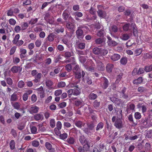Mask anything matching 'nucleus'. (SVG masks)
<instances>
[{
  "label": "nucleus",
  "instance_id": "nucleus-42",
  "mask_svg": "<svg viewBox=\"0 0 152 152\" xmlns=\"http://www.w3.org/2000/svg\"><path fill=\"white\" fill-rule=\"evenodd\" d=\"M73 54L72 51H67L65 53L64 56L65 58H69L73 56Z\"/></svg>",
  "mask_w": 152,
  "mask_h": 152
},
{
  "label": "nucleus",
  "instance_id": "nucleus-56",
  "mask_svg": "<svg viewBox=\"0 0 152 152\" xmlns=\"http://www.w3.org/2000/svg\"><path fill=\"white\" fill-rule=\"evenodd\" d=\"M129 26L130 24L129 23H126L123 26V30L125 31H128L129 29Z\"/></svg>",
  "mask_w": 152,
  "mask_h": 152
},
{
  "label": "nucleus",
  "instance_id": "nucleus-53",
  "mask_svg": "<svg viewBox=\"0 0 152 152\" xmlns=\"http://www.w3.org/2000/svg\"><path fill=\"white\" fill-rule=\"evenodd\" d=\"M107 43L109 46L111 47L115 46L117 45V43L115 41L113 40L107 42Z\"/></svg>",
  "mask_w": 152,
  "mask_h": 152
},
{
  "label": "nucleus",
  "instance_id": "nucleus-17",
  "mask_svg": "<svg viewBox=\"0 0 152 152\" xmlns=\"http://www.w3.org/2000/svg\"><path fill=\"white\" fill-rule=\"evenodd\" d=\"M75 105L77 107H80V108L83 106L84 105V102L83 101L80 100H76L75 102Z\"/></svg>",
  "mask_w": 152,
  "mask_h": 152
},
{
  "label": "nucleus",
  "instance_id": "nucleus-16",
  "mask_svg": "<svg viewBox=\"0 0 152 152\" xmlns=\"http://www.w3.org/2000/svg\"><path fill=\"white\" fill-rule=\"evenodd\" d=\"M85 124V123L80 120L75 122V125L76 126L80 128H81L82 126H84Z\"/></svg>",
  "mask_w": 152,
  "mask_h": 152
},
{
  "label": "nucleus",
  "instance_id": "nucleus-33",
  "mask_svg": "<svg viewBox=\"0 0 152 152\" xmlns=\"http://www.w3.org/2000/svg\"><path fill=\"white\" fill-rule=\"evenodd\" d=\"M73 95L77 96L80 93V90L78 87V88H76L73 89Z\"/></svg>",
  "mask_w": 152,
  "mask_h": 152
},
{
  "label": "nucleus",
  "instance_id": "nucleus-35",
  "mask_svg": "<svg viewBox=\"0 0 152 152\" xmlns=\"http://www.w3.org/2000/svg\"><path fill=\"white\" fill-rule=\"evenodd\" d=\"M20 36L19 34H16L12 42L13 44H15L19 40V39L20 38Z\"/></svg>",
  "mask_w": 152,
  "mask_h": 152
},
{
  "label": "nucleus",
  "instance_id": "nucleus-60",
  "mask_svg": "<svg viewBox=\"0 0 152 152\" xmlns=\"http://www.w3.org/2000/svg\"><path fill=\"white\" fill-rule=\"evenodd\" d=\"M24 41L22 40H20L16 42L14 45H16L18 47H19L21 46L24 43Z\"/></svg>",
  "mask_w": 152,
  "mask_h": 152
},
{
  "label": "nucleus",
  "instance_id": "nucleus-40",
  "mask_svg": "<svg viewBox=\"0 0 152 152\" xmlns=\"http://www.w3.org/2000/svg\"><path fill=\"white\" fill-rule=\"evenodd\" d=\"M100 104V102L96 100L93 102V106L95 109H97L99 107Z\"/></svg>",
  "mask_w": 152,
  "mask_h": 152
},
{
  "label": "nucleus",
  "instance_id": "nucleus-21",
  "mask_svg": "<svg viewBox=\"0 0 152 152\" xmlns=\"http://www.w3.org/2000/svg\"><path fill=\"white\" fill-rule=\"evenodd\" d=\"M118 30V28L116 25H113L111 26V28L110 30V32L111 35H112V33H116L117 32Z\"/></svg>",
  "mask_w": 152,
  "mask_h": 152
},
{
  "label": "nucleus",
  "instance_id": "nucleus-38",
  "mask_svg": "<svg viewBox=\"0 0 152 152\" xmlns=\"http://www.w3.org/2000/svg\"><path fill=\"white\" fill-rule=\"evenodd\" d=\"M142 51V49L141 48H137L134 51L135 56H137L140 55Z\"/></svg>",
  "mask_w": 152,
  "mask_h": 152
},
{
  "label": "nucleus",
  "instance_id": "nucleus-7",
  "mask_svg": "<svg viewBox=\"0 0 152 152\" xmlns=\"http://www.w3.org/2000/svg\"><path fill=\"white\" fill-rule=\"evenodd\" d=\"M54 31L56 34H58L60 33H63L64 31V29L62 26L59 25L55 27Z\"/></svg>",
  "mask_w": 152,
  "mask_h": 152
},
{
  "label": "nucleus",
  "instance_id": "nucleus-29",
  "mask_svg": "<svg viewBox=\"0 0 152 152\" xmlns=\"http://www.w3.org/2000/svg\"><path fill=\"white\" fill-rule=\"evenodd\" d=\"M105 34L104 30L103 29H101L96 34L97 36L100 37H103Z\"/></svg>",
  "mask_w": 152,
  "mask_h": 152
},
{
  "label": "nucleus",
  "instance_id": "nucleus-39",
  "mask_svg": "<svg viewBox=\"0 0 152 152\" xmlns=\"http://www.w3.org/2000/svg\"><path fill=\"white\" fill-rule=\"evenodd\" d=\"M135 105L134 104L131 103L127 106V110L135 111Z\"/></svg>",
  "mask_w": 152,
  "mask_h": 152
},
{
  "label": "nucleus",
  "instance_id": "nucleus-55",
  "mask_svg": "<svg viewBox=\"0 0 152 152\" xmlns=\"http://www.w3.org/2000/svg\"><path fill=\"white\" fill-rule=\"evenodd\" d=\"M59 136L61 139L64 140L67 138L68 137V134L66 133H64L62 134L61 133Z\"/></svg>",
  "mask_w": 152,
  "mask_h": 152
},
{
  "label": "nucleus",
  "instance_id": "nucleus-26",
  "mask_svg": "<svg viewBox=\"0 0 152 152\" xmlns=\"http://www.w3.org/2000/svg\"><path fill=\"white\" fill-rule=\"evenodd\" d=\"M120 56L117 54H114L111 57V59L114 61H117L120 58Z\"/></svg>",
  "mask_w": 152,
  "mask_h": 152
},
{
  "label": "nucleus",
  "instance_id": "nucleus-64",
  "mask_svg": "<svg viewBox=\"0 0 152 152\" xmlns=\"http://www.w3.org/2000/svg\"><path fill=\"white\" fill-rule=\"evenodd\" d=\"M14 31L17 33H19L21 31V27L19 26H16L14 28Z\"/></svg>",
  "mask_w": 152,
  "mask_h": 152
},
{
  "label": "nucleus",
  "instance_id": "nucleus-43",
  "mask_svg": "<svg viewBox=\"0 0 152 152\" xmlns=\"http://www.w3.org/2000/svg\"><path fill=\"white\" fill-rule=\"evenodd\" d=\"M18 99L17 94L14 93L11 95L10 100V101H17Z\"/></svg>",
  "mask_w": 152,
  "mask_h": 152
},
{
  "label": "nucleus",
  "instance_id": "nucleus-47",
  "mask_svg": "<svg viewBox=\"0 0 152 152\" xmlns=\"http://www.w3.org/2000/svg\"><path fill=\"white\" fill-rule=\"evenodd\" d=\"M129 38V36L126 34H123L121 36V39L124 40H128Z\"/></svg>",
  "mask_w": 152,
  "mask_h": 152
},
{
  "label": "nucleus",
  "instance_id": "nucleus-22",
  "mask_svg": "<svg viewBox=\"0 0 152 152\" xmlns=\"http://www.w3.org/2000/svg\"><path fill=\"white\" fill-rule=\"evenodd\" d=\"M43 118V116L41 113H38L35 114L34 116V119L37 121L42 120Z\"/></svg>",
  "mask_w": 152,
  "mask_h": 152
},
{
  "label": "nucleus",
  "instance_id": "nucleus-54",
  "mask_svg": "<svg viewBox=\"0 0 152 152\" xmlns=\"http://www.w3.org/2000/svg\"><path fill=\"white\" fill-rule=\"evenodd\" d=\"M14 11L13 9L10 8L9 10L7 11V14L8 16H12L13 15Z\"/></svg>",
  "mask_w": 152,
  "mask_h": 152
},
{
  "label": "nucleus",
  "instance_id": "nucleus-63",
  "mask_svg": "<svg viewBox=\"0 0 152 152\" xmlns=\"http://www.w3.org/2000/svg\"><path fill=\"white\" fill-rule=\"evenodd\" d=\"M31 145L34 147H37L39 145V142L37 140H34L32 141Z\"/></svg>",
  "mask_w": 152,
  "mask_h": 152
},
{
  "label": "nucleus",
  "instance_id": "nucleus-58",
  "mask_svg": "<svg viewBox=\"0 0 152 152\" xmlns=\"http://www.w3.org/2000/svg\"><path fill=\"white\" fill-rule=\"evenodd\" d=\"M88 127L91 130H93L95 127L94 124L93 123H91L90 124H87Z\"/></svg>",
  "mask_w": 152,
  "mask_h": 152
},
{
  "label": "nucleus",
  "instance_id": "nucleus-28",
  "mask_svg": "<svg viewBox=\"0 0 152 152\" xmlns=\"http://www.w3.org/2000/svg\"><path fill=\"white\" fill-rule=\"evenodd\" d=\"M97 12L98 16L100 18H104L105 16V12L101 10H99Z\"/></svg>",
  "mask_w": 152,
  "mask_h": 152
},
{
  "label": "nucleus",
  "instance_id": "nucleus-61",
  "mask_svg": "<svg viewBox=\"0 0 152 152\" xmlns=\"http://www.w3.org/2000/svg\"><path fill=\"white\" fill-rule=\"evenodd\" d=\"M24 83L22 80H20L19 81L18 83V86L19 88H23L24 87Z\"/></svg>",
  "mask_w": 152,
  "mask_h": 152
},
{
  "label": "nucleus",
  "instance_id": "nucleus-14",
  "mask_svg": "<svg viewBox=\"0 0 152 152\" xmlns=\"http://www.w3.org/2000/svg\"><path fill=\"white\" fill-rule=\"evenodd\" d=\"M45 146L49 151V152H54L55 151V149L53 148L50 142H46L45 143Z\"/></svg>",
  "mask_w": 152,
  "mask_h": 152
},
{
  "label": "nucleus",
  "instance_id": "nucleus-24",
  "mask_svg": "<svg viewBox=\"0 0 152 152\" xmlns=\"http://www.w3.org/2000/svg\"><path fill=\"white\" fill-rule=\"evenodd\" d=\"M75 139L72 137H69L66 140V142L69 144L73 145L75 144Z\"/></svg>",
  "mask_w": 152,
  "mask_h": 152
},
{
  "label": "nucleus",
  "instance_id": "nucleus-8",
  "mask_svg": "<svg viewBox=\"0 0 152 152\" xmlns=\"http://www.w3.org/2000/svg\"><path fill=\"white\" fill-rule=\"evenodd\" d=\"M79 28H81V26H80V27H78V29L76 31V34L78 38L80 39H82L83 36V31L82 30L80 29Z\"/></svg>",
  "mask_w": 152,
  "mask_h": 152
},
{
  "label": "nucleus",
  "instance_id": "nucleus-32",
  "mask_svg": "<svg viewBox=\"0 0 152 152\" xmlns=\"http://www.w3.org/2000/svg\"><path fill=\"white\" fill-rule=\"evenodd\" d=\"M104 125V123L102 122H99L96 126V130L98 131L101 130L103 128Z\"/></svg>",
  "mask_w": 152,
  "mask_h": 152
},
{
  "label": "nucleus",
  "instance_id": "nucleus-44",
  "mask_svg": "<svg viewBox=\"0 0 152 152\" xmlns=\"http://www.w3.org/2000/svg\"><path fill=\"white\" fill-rule=\"evenodd\" d=\"M15 142L14 140L10 141V146L11 150H13L15 148Z\"/></svg>",
  "mask_w": 152,
  "mask_h": 152
},
{
  "label": "nucleus",
  "instance_id": "nucleus-6",
  "mask_svg": "<svg viewBox=\"0 0 152 152\" xmlns=\"http://www.w3.org/2000/svg\"><path fill=\"white\" fill-rule=\"evenodd\" d=\"M102 78L103 81L102 82L101 85L103 89H105L108 87L109 83L108 80L106 77H104Z\"/></svg>",
  "mask_w": 152,
  "mask_h": 152
},
{
  "label": "nucleus",
  "instance_id": "nucleus-3",
  "mask_svg": "<svg viewBox=\"0 0 152 152\" xmlns=\"http://www.w3.org/2000/svg\"><path fill=\"white\" fill-rule=\"evenodd\" d=\"M112 121L114 123V125L116 128L120 129L123 127V122L121 118H116L115 116H113L112 118Z\"/></svg>",
  "mask_w": 152,
  "mask_h": 152
},
{
  "label": "nucleus",
  "instance_id": "nucleus-4",
  "mask_svg": "<svg viewBox=\"0 0 152 152\" xmlns=\"http://www.w3.org/2000/svg\"><path fill=\"white\" fill-rule=\"evenodd\" d=\"M126 88L125 87H123L121 91L119 92L120 94V97L121 98L127 99L129 97V94L126 92Z\"/></svg>",
  "mask_w": 152,
  "mask_h": 152
},
{
  "label": "nucleus",
  "instance_id": "nucleus-57",
  "mask_svg": "<svg viewBox=\"0 0 152 152\" xmlns=\"http://www.w3.org/2000/svg\"><path fill=\"white\" fill-rule=\"evenodd\" d=\"M145 71L147 72H152V64L149 66H145Z\"/></svg>",
  "mask_w": 152,
  "mask_h": 152
},
{
  "label": "nucleus",
  "instance_id": "nucleus-37",
  "mask_svg": "<svg viewBox=\"0 0 152 152\" xmlns=\"http://www.w3.org/2000/svg\"><path fill=\"white\" fill-rule=\"evenodd\" d=\"M20 68V66H14L11 68V71L13 73H17L18 71L19 68Z\"/></svg>",
  "mask_w": 152,
  "mask_h": 152
},
{
  "label": "nucleus",
  "instance_id": "nucleus-45",
  "mask_svg": "<svg viewBox=\"0 0 152 152\" xmlns=\"http://www.w3.org/2000/svg\"><path fill=\"white\" fill-rule=\"evenodd\" d=\"M127 62V59L126 57H123L121 58L120 60L121 63L123 65H125L126 64Z\"/></svg>",
  "mask_w": 152,
  "mask_h": 152
},
{
  "label": "nucleus",
  "instance_id": "nucleus-12",
  "mask_svg": "<svg viewBox=\"0 0 152 152\" xmlns=\"http://www.w3.org/2000/svg\"><path fill=\"white\" fill-rule=\"evenodd\" d=\"M42 76V74L40 73H39L37 75L34 76V79L33 81L35 83H37L40 81L41 79Z\"/></svg>",
  "mask_w": 152,
  "mask_h": 152
},
{
  "label": "nucleus",
  "instance_id": "nucleus-34",
  "mask_svg": "<svg viewBox=\"0 0 152 152\" xmlns=\"http://www.w3.org/2000/svg\"><path fill=\"white\" fill-rule=\"evenodd\" d=\"M62 16L63 18L65 20H67L68 18L69 15L68 12L66 10H65L64 11L62 15Z\"/></svg>",
  "mask_w": 152,
  "mask_h": 152
},
{
  "label": "nucleus",
  "instance_id": "nucleus-5",
  "mask_svg": "<svg viewBox=\"0 0 152 152\" xmlns=\"http://www.w3.org/2000/svg\"><path fill=\"white\" fill-rule=\"evenodd\" d=\"M96 68L99 71H103L105 69L104 64L99 60L96 61Z\"/></svg>",
  "mask_w": 152,
  "mask_h": 152
},
{
  "label": "nucleus",
  "instance_id": "nucleus-10",
  "mask_svg": "<svg viewBox=\"0 0 152 152\" xmlns=\"http://www.w3.org/2000/svg\"><path fill=\"white\" fill-rule=\"evenodd\" d=\"M134 13V11L132 9H127L124 12V14L125 16H130V17H132V15Z\"/></svg>",
  "mask_w": 152,
  "mask_h": 152
},
{
  "label": "nucleus",
  "instance_id": "nucleus-2",
  "mask_svg": "<svg viewBox=\"0 0 152 152\" xmlns=\"http://www.w3.org/2000/svg\"><path fill=\"white\" fill-rule=\"evenodd\" d=\"M73 71L75 74V77L77 79L81 78L82 77H83L85 75V72L83 71H82L81 73L80 69L79 66L78 65H76L74 67Z\"/></svg>",
  "mask_w": 152,
  "mask_h": 152
},
{
  "label": "nucleus",
  "instance_id": "nucleus-18",
  "mask_svg": "<svg viewBox=\"0 0 152 152\" xmlns=\"http://www.w3.org/2000/svg\"><path fill=\"white\" fill-rule=\"evenodd\" d=\"M55 36L56 35L53 33H50L48 36L47 40L50 42H53L54 40Z\"/></svg>",
  "mask_w": 152,
  "mask_h": 152
},
{
  "label": "nucleus",
  "instance_id": "nucleus-1",
  "mask_svg": "<svg viewBox=\"0 0 152 152\" xmlns=\"http://www.w3.org/2000/svg\"><path fill=\"white\" fill-rule=\"evenodd\" d=\"M80 142L82 145L78 146L77 150L78 152H89L91 147L93 146V143L87 139H85L84 136H80L79 138Z\"/></svg>",
  "mask_w": 152,
  "mask_h": 152
},
{
  "label": "nucleus",
  "instance_id": "nucleus-62",
  "mask_svg": "<svg viewBox=\"0 0 152 152\" xmlns=\"http://www.w3.org/2000/svg\"><path fill=\"white\" fill-rule=\"evenodd\" d=\"M66 86V83L65 82L63 81H61L58 83L57 86L59 88H62Z\"/></svg>",
  "mask_w": 152,
  "mask_h": 152
},
{
  "label": "nucleus",
  "instance_id": "nucleus-30",
  "mask_svg": "<svg viewBox=\"0 0 152 152\" xmlns=\"http://www.w3.org/2000/svg\"><path fill=\"white\" fill-rule=\"evenodd\" d=\"M131 27L133 29V33L134 35L138 33V31L137 30V28L135 24L133 23L131 24Z\"/></svg>",
  "mask_w": 152,
  "mask_h": 152
},
{
  "label": "nucleus",
  "instance_id": "nucleus-41",
  "mask_svg": "<svg viewBox=\"0 0 152 152\" xmlns=\"http://www.w3.org/2000/svg\"><path fill=\"white\" fill-rule=\"evenodd\" d=\"M97 96L94 93H91L88 96V98L91 100H95L97 98Z\"/></svg>",
  "mask_w": 152,
  "mask_h": 152
},
{
  "label": "nucleus",
  "instance_id": "nucleus-23",
  "mask_svg": "<svg viewBox=\"0 0 152 152\" xmlns=\"http://www.w3.org/2000/svg\"><path fill=\"white\" fill-rule=\"evenodd\" d=\"M113 67L114 66L113 64H107L106 66V69L107 72L108 73L111 72Z\"/></svg>",
  "mask_w": 152,
  "mask_h": 152
},
{
  "label": "nucleus",
  "instance_id": "nucleus-9",
  "mask_svg": "<svg viewBox=\"0 0 152 152\" xmlns=\"http://www.w3.org/2000/svg\"><path fill=\"white\" fill-rule=\"evenodd\" d=\"M66 27L67 29L71 31H74L75 27V25L71 22H68L66 24Z\"/></svg>",
  "mask_w": 152,
  "mask_h": 152
},
{
  "label": "nucleus",
  "instance_id": "nucleus-36",
  "mask_svg": "<svg viewBox=\"0 0 152 152\" xmlns=\"http://www.w3.org/2000/svg\"><path fill=\"white\" fill-rule=\"evenodd\" d=\"M137 91L140 93H142L147 92V89L143 86H140L137 88Z\"/></svg>",
  "mask_w": 152,
  "mask_h": 152
},
{
  "label": "nucleus",
  "instance_id": "nucleus-15",
  "mask_svg": "<svg viewBox=\"0 0 152 152\" xmlns=\"http://www.w3.org/2000/svg\"><path fill=\"white\" fill-rule=\"evenodd\" d=\"M128 119L130 122L132 123V125L133 126H135L137 125V121L136 122H134L132 114H130L129 115Z\"/></svg>",
  "mask_w": 152,
  "mask_h": 152
},
{
  "label": "nucleus",
  "instance_id": "nucleus-31",
  "mask_svg": "<svg viewBox=\"0 0 152 152\" xmlns=\"http://www.w3.org/2000/svg\"><path fill=\"white\" fill-rule=\"evenodd\" d=\"M28 26V23L26 22H23L21 25V31H23L26 30Z\"/></svg>",
  "mask_w": 152,
  "mask_h": 152
},
{
  "label": "nucleus",
  "instance_id": "nucleus-25",
  "mask_svg": "<svg viewBox=\"0 0 152 152\" xmlns=\"http://www.w3.org/2000/svg\"><path fill=\"white\" fill-rule=\"evenodd\" d=\"M143 81L142 78L141 77H139L137 79L133 81V83L134 84L137 85L141 83Z\"/></svg>",
  "mask_w": 152,
  "mask_h": 152
},
{
  "label": "nucleus",
  "instance_id": "nucleus-49",
  "mask_svg": "<svg viewBox=\"0 0 152 152\" xmlns=\"http://www.w3.org/2000/svg\"><path fill=\"white\" fill-rule=\"evenodd\" d=\"M141 113L139 112H137L134 113V117L136 119H140L141 118Z\"/></svg>",
  "mask_w": 152,
  "mask_h": 152
},
{
  "label": "nucleus",
  "instance_id": "nucleus-48",
  "mask_svg": "<svg viewBox=\"0 0 152 152\" xmlns=\"http://www.w3.org/2000/svg\"><path fill=\"white\" fill-rule=\"evenodd\" d=\"M12 105L15 109L17 110H18L20 107L19 103L18 102H15L13 104H12Z\"/></svg>",
  "mask_w": 152,
  "mask_h": 152
},
{
  "label": "nucleus",
  "instance_id": "nucleus-52",
  "mask_svg": "<svg viewBox=\"0 0 152 152\" xmlns=\"http://www.w3.org/2000/svg\"><path fill=\"white\" fill-rule=\"evenodd\" d=\"M56 125V122L54 119H51L50 121V125L52 128H54Z\"/></svg>",
  "mask_w": 152,
  "mask_h": 152
},
{
  "label": "nucleus",
  "instance_id": "nucleus-27",
  "mask_svg": "<svg viewBox=\"0 0 152 152\" xmlns=\"http://www.w3.org/2000/svg\"><path fill=\"white\" fill-rule=\"evenodd\" d=\"M147 118L145 117L144 118H142L141 120L140 121V124L142 126H145L147 124Z\"/></svg>",
  "mask_w": 152,
  "mask_h": 152
},
{
  "label": "nucleus",
  "instance_id": "nucleus-50",
  "mask_svg": "<svg viewBox=\"0 0 152 152\" xmlns=\"http://www.w3.org/2000/svg\"><path fill=\"white\" fill-rule=\"evenodd\" d=\"M23 1L22 5L23 6L28 5L31 4V1L30 0H23Z\"/></svg>",
  "mask_w": 152,
  "mask_h": 152
},
{
  "label": "nucleus",
  "instance_id": "nucleus-11",
  "mask_svg": "<svg viewBox=\"0 0 152 152\" xmlns=\"http://www.w3.org/2000/svg\"><path fill=\"white\" fill-rule=\"evenodd\" d=\"M20 58L21 59L24 58L26 57V54L27 53V50L26 49L22 48H20Z\"/></svg>",
  "mask_w": 152,
  "mask_h": 152
},
{
  "label": "nucleus",
  "instance_id": "nucleus-20",
  "mask_svg": "<svg viewBox=\"0 0 152 152\" xmlns=\"http://www.w3.org/2000/svg\"><path fill=\"white\" fill-rule=\"evenodd\" d=\"M101 52V48L97 47L94 48L93 49V53L95 55H98L100 56Z\"/></svg>",
  "mask_w": 152,
  "mask_h": 152
},
{
  "label": "nucleus",
  "instance_id": "nucleus-46",
  "mask_svg": "<svg viewBox=\"0 0 152 152\" xmlns=\"http://www.w3.org/2000/svg\"><path fill=\"white\" fill-rule=\"evenodd\" d=\"M77 46L79 49H83L85 47V43L80 42L77 44Z\"/></svg>",
  "mask_w": 152,
  "mask_h": 152
},
{
  "label": "nucleus",
  "instance_id": "nucleus-51",
  "mask_svg": "<svg viewBox=\"0 0 152 152\" xmlns=\"http://www.w3.org/2000/svg\"><path fill=\"white\" fill-rule=\"evenodd\" d=\"M38 18H31L29 24L31 25H33L37 22L38 21Z\"/></svg>",
  "mask_w": 152,
  "mask_h": 152
},
{
  "label": "nucleus",
  "instance_id": "nucleus-13",
  "mask_svg": "<svg viewBox=\"0 0 152 152\" xmlns=\"http://www.w3.org/2000/svg\"><path fill=\"white\" fill-rule=\"evenodd\" d=\"M110 99L113 102L117 104L118 105H119L121 103V99L115 97H110Z\"/></svg>",
  "mask_w": 152,
  "mask_h": 152
},
{
  "label": "nucleus",
  "instance_id": "nucleus-59",
  "mask_svg": "<svg viewBox=\"0 0 152 152\" xmlns=\"http://www.w3.org/2000/svg\"><path fill=\"white\" fill-rule=\"evenodd\" d=\"M46 86L49 87L51 86L53 84V82L50 80H47L45 82Z\"/></svg>",
  "mask_w": 152,
  "mask_h": 152
},
{
  "label": "nucleus",
  "instance_id": "nucleus-19",
  "mask_svg": "<svg viewBox=\"0 0 152 152\" xmlns=\"http://www.w3.org/2000/svg\"><path fill=\"white\" fill-rule=\"evenodd\" d=\"M39 110V108L35 105H32L30 108V111L31 113H37Z\"/></svg>",
  "mask_w": 152,
  "mask_h": 152
}]
</instances>
